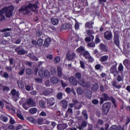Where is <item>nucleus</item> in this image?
<instances>
[{
  "label": "nucleus",
  "mask_w": 130,
  "mask_h": 130,
  "mask_svg": "<svg viewBox=\"0 0 130 130\" xmlns=\"http://www.w3.org/2000/svg\"><path fill=\"white\" fill-rule=\"evenodd\" d=\"M0 31L1 32H6L7 31H11V28H4L3 29H1Z\"/></svg>",
  "instance_id": "obj_60"
},
{
  "label": "nucleus",
  "mask_w": 130,
  "mask_h": 130,
  "mask_svg": "<svg viewBox=\"0 0 130 130\" xmlns=\"http://www.w3.org/2000/svg\"><path fill=\"white\" fill-rule=\"evenodd\" d=\"M123 64L127 68V67H130V61L129 60L126 59L123 61Z\"/></svg>",
  "instance_id": "obj_28"
},
{
  "label": "nucleus",
  "mask_w": 130,
  "mask_h": 130,
  "mask_svg": "<svg viewBox=\"0 0 130 130\" xmlns=\"http://www.w3.org/2000/svg\"><path fill=\"white\" fill-rule=\"evenodd\" d=\"M27 120H28L29 122L32 123V124H36V123H37V121H36L35 119L32 117H28Z\"/></svg>",
  "instance_id": "obj_23"
},
{
  "label": "nucleus",
  "mask_w": 130,
  "mask_h": 130,
  "mask_svg": "<svg viewBox=\"0 0 130 130\" xmlns=\"http://www.w3.org/2000/svg\"><path fill=\"white\" fill-rule=\"evenodd\" d=\"M51 41V40H50V38H47V39H46L44 41V46H45V47H48V46H49V44H50Z\"/></svg>",
  "instance_id": "obj_25"
},
{
  "label": "nucleus",
  "mask_w": 130,
  "mask_h": 130,
  "mask_svg": "<svg viewBox=\"0 0 130 130\" xmlns=\"http://www.w3.org/2000/svg\"><path fill=\"white\" fill-rule=\"evenodd\" d=\"M75 77L77 79H78V80H80L81 79V73L77 72L75 74Z\"/></svg>",
  "instance_id": "obj_50"
},
{
  "label": "nucleus",
  "mask_w": 130,
  "mask_h": 130,
  "mask_svg": "<svg viewBox=\"0 0 130 130\" xmlns=\"http://www.w3.org/2000/svg\"><path fill=\"white\" fill-rule=\"evenodd\" d=\"M51 22L54 26H57L58 23H59V20L57 18H53L51 19Z\"/></svg>",
  "instance_id": "obj_18"
},
{
  "label": "nucleus",
  "mask_w": 130,
  "mask_h": 130,
  "mask_svg": "<svg viewBox=\"0 0 130 130\" xmlns=\"http://www.w3.org/2000/svg\"><path fill=\"white\" fill-rule=\"evenodd\" d=\"M35 81L37 83H42V79L40 78H35Z\"/></svg>",
  "instance_id": "obj_62"
},
{
  "label": "nucleus",
  "mask_w": 130,
  "mask_h": 130,
  "mask_svg": "<svg viewBox=\"0 0 130 130\" xmlns=\"http://www.w3.org/2000/svg\"><path fill=\"white\" fill-rule=\"evenodd\" d=\"M68 127V124L67 123L59 124L57 126V129L64 130Z\"/></svg>",
  "instance_id": "obj_15"
},
{
  "label": "nucleus",
  "mask_w": 130,
  "mask_h": 130,
  "mask_svg": "<svg viewBox=\"0 0 130 130\" xmlns=\"http://www.w3.org/2000/svg\"><path fill=\"white\" fill-rule=\"evenodd\" d=\"M77 53H80L81 55H83V57H85V54L86 52H89L88 51H85V47L80 46L79 48L76 49Z\"/></svg>",
  "instance_id": "obj_5"
},
{
  "label": "nucleus",
  "mask_w": 130,
  "mask_h": 130,
  "mask_svg": "<svg viewBox=\"0 0 130 130\" xmlns=\"http://www.w3.org/2000/svg\"><path fill=\"white\" fill-rule=\"evenodd\" d=\"M51 73L52 75H54V74H56V69L54 68H51Z\"/></svg>",
  "instance_id": "obj_52"
},
{
  "label": "nucleus",
  "mask_w": 130,
  "mask_h": 130,
  "mask_svg": "<svg viewBox=\"0 0 130 130\" xmlns=\"http://www.w3.org/2000/svg\"><path fill=\"white\" fill-rule=\"evenodd\" d=\"M84 57L86 59H88L89 62H93L94 61V58L91 56L89 52H85Z\"/></svg>",
  "instance_id": "obj_12"
},
{
  "label": "nucleus",
  "mask_w": 130,
  "mask_h": 130,
  "mask_svg": "<svg viewBox=\"0 0 130 130\" xmlns=\"http://www.w3.org/2000/svg\"><path fill=\"white\" fill-rule=\"evenodd\" d=\"M118 70L119 72H122L123 71V66L122 65V63H120L119 64Z\"/></svg>",
  "instance_id": "obj_41"
},
{
  "label": "nucleus",
  "mask_w": 130,
  "mask_h": 130,
  "mask_svg": "<svg viewBox=\"0 0 130 130\" xmlns=\"http://www.w3.org/2000/svg\"><path fill=\"white\" fill-rule=\"evenodd\" d=\"M80 67L82 69H85V61H80Z\"/></svg>",
  "instance_id": "obj_47"
},
{
  "label": "nucleus",
  "mask_w": 130,
  "mask_h": 130,
  "mask_svg": "<svg viewBox=\"0 0 130 130\" xmlns=\"http://www.w3.org/2000/svg\"><path fill=\"white\" fill-rule=\"evenodd\" d=\"M10 123L11 124H14L15 122V120L14 119V118H13V117H12V116H10Z\"/></svg>",
  "instance_id": "obj_54"
},
{
  "label": "nucleus",
  "mask_w": 130,
  "mask_h": 130,
  "mask_svg": "<svg viewBox=\"0 0 130 130\" xmlns=\"http://www.w3.org/2000/svg\"><path fill=\"white\" fill-rule=\"evenodd\" d=\"M104 37L106 40H111L113 37L112 32L109 31L105 32L104 34Z\"/></svg>",
  "instance_id": "obj_11"
},
{
  "label": "nucleus",
  "mask_w": 130,
  "mask_h": 130,
  "mask_svg": "<svg viewBox=\"0 0 130 130\" xmlns=\"http://www.w3.org/2000/svg\"><path fill=\"white\" fill-rule=\"evenodd\" d=\"M57 71H58V77H61L62 76V72L61 71V68L58 67L57 68Z\"/></svg>",
  "instance_id": "obj_35"
},
{
  "label": "nucleus",
  "mask_w": 130,
  "mask_h": 130,
  "mask_svg": "<svg viewBox=\"0 0 130 130\" xmlns=\"http://www.w3.org/2000/svg\"><path fill=\"white\" fill-rule=\"evenodd\" d=\"M71 25L69 24L68 23L64 24L61 26V29H70Z\"/></svg>",
  "instance_id": "obj_27"
},
{
  "label": "nucleus",
  "mask_w": 130,
  "mask_h": 130,
  "mask_svg": "<svg viewBox=\"0 0 130 130\" xmlns=\"http://www.w3.org/2000/svg\"><path fill=\"white\" fill-rule=\"evenodd\" d=\"M109 99V96L106 93H103L102 94V98H101L100 104H103L104 101H106Z\"/></svg>",
  "instance_id": "obj_13"
},
{
  "label": "nucleus",
  "mask_w": 130,
  "mask_h": 130,
  "mask_svg": "<svg viewBox=\"0 0 130 130\" xmlns=\"http://www.w3.org/2000/svg\"><path fill=\"white\" fill-rule=\"evenodd\" d=\"M23 128V126L22 125H18V126H16V129L19 130V129H22Z\"/></svg>",
  "instance_id": "obj_63"
},
{
  "label": "nucleus",
  "mask_w": 130,
  "mask_h": 130,
  "mask_svg": "<svg viewBox=\"0 0 130 130\" xmlns=\"http://www.w3.org/2000/svg\"><path fill=\"white\" fill-rule=\"evenodd\" d=\"M26 102V99H22L20 102L19 103L21 105H22L23 108L25 109V110H27L30 107V106L29 104H28L27 103H25Z\"/></svg>",
  "instance_id": "obj_6"
},
{
  "label": "nucleus",
  "mask_w": 130,
  "mask_h": 130,
  "mask_svg": "<svg viewBox=\"0 0 130 130\" xmlns=\"http://www.w3.org/2000/svg\"><path fill=\"white\" fill-rule=\"evenodd\" d=\"M79 84H80V85L81 86H82L83 87H87V85H86V83H85V81H84V80L80 81L79 82Z\"/></svg>",
  "instance_id": "obj_39"
},
{
  "label": "nucleus",
  "mask_w": 130,
  "mask_h": 130,
  "mask_svg": "<svg viewBox=\"0 0 130 130\" xmlns=\"http://www.w3.org/2000/svg\"><path fill=\"white\" fill-rule=\"evenodd\" d=\"M12 95H13V100L17 101L19 98V91H16L15 89H12L11 92Z\"/></svg>",
  "instance_id": "obj_9"
},
{
  "label": "nucleus",
  "mask_w": 130,
  "mask_h": 130,
  "mask_svg": "<svg viewBox=\"0 0 130 130\" xmlns=\"http://www.w3.org/2000/svg\"><path fill=\"white\" fill-rule=\"evenodd\" d=\"M17 116L21 120H24V117H23V116H22V114H21V113L18 112H17Z\"/></svg>",
  "instance_id": "obj_46"
},
{
  "label": "nucleus",
  "mask_w": 130,
  "mask_h": 130,
  "mask_svg": "<svg viewBox=\"0 0 130 130\" xmlns=\"http://www.w3.org/2000/svg\"><path fill=\"white\" fill-rule=\"evenodd\" d=\"M57 99H62V93L59 92L57 94Z\"/></svg>",
  "instance_id": "obj_51"
},
{
  "label": "nucleus",
  "mask_w": 130,
  "mask_h": 130,
  "mask_svg": "<svg viewBox=\"0 0 130 130\" xmlns=\"http://www.w3.org/2000/svg\"><path fill=\"white\" fill-rule=\"evenodd\" d=\"M40 106L42 108H45V102H43V101H41L40 102Z\"/></svg>",
  "instance_id": "obj_48"
},
{
  "label": "nucleus",
  "mask_w": 130,
  "mask_h": 130,
  "mask_svg": "<svg viewBox=\"0 0 130 130\" xmlns=\"http://www.w3.org/2000/svg\"><path fill=\"white\" fill-rule=\"evenodd\" d=\"M42 122H43V119L41 118H39L37 120L38 124H42Z\"/></svg>",
  "instance_id": "obj_59"
},
{
  "label": "nucleus",
  "mask_w": 130,
  "mask_h": 130,
  "mask_svg": "<svg viewBox=\"0 0 130 130\" xmlns=\"http://www.w3.org/2000/svg\"><path fill=\"white\" fill-rule=\"evenodd\" d=\"M33 71L30 69H27L26 70V74H27V75H31Z\"/></svg>",
  "instance_id": "obj_49"
},
{
  "label": "nucleus",
  "mask_w": 130,
  "mask_h": 130,
  "mask_svg": "<svg viewBox=\"0 0 130 130\" xmlns=\"http://www.w3.org/2000/svg\"><path fill=\"white\" fill-rule=\"evenodd\" d=\"M76 57V53L73 52L69 51L67 54V58L68 60H72Z\"/></svg>",
  "instance_id": "obj_8"
},
{
  "label": "nucleus",
  "mask_w": 130,
  "mask_h": 130,
  "mask_svg": "<svg viewBox=\"0 0 130 130\" xmlns=\"http://www.w3.org/2000/svg\"><path fill=\"white\" fill-rule=\"evenodd\" d=\"M109 130H122V128L120 126L118 127L115 125H113L110 127Z\"/></svg>",
  "instance_id": "obj_24"
},
{
  "label": "nucleus",
  "mask_w": 130,
  "mask_h": 130,
  "mask_svg": "<svg viewBox=\"0 0 130 130\" xmlns=\"http://www.w3.org/2000/svg\"><path fill=\"white\" fill-rule=\"evenodd\" d=\"M108 60V55H104L100 57V61L101 62H105Z\"/></svg>",
  "instance_id": "obj_22"
},
{
  "label": "nucleus",
  "mask_w": 130,
  "mask_h": 130,
  "mask_svg": "<svg viewBox=\"0 0 130 130\" xmlns=\"http://www.w3.org/2000/svg\"><path fill=\"white\" fill-rule=\"evenodd\" d=\"M93 33V31L90 30H86V34H87V35L89 37L90 36H93V35H92V34Z\"/></svg>",
  "instance_id": "obj_53"
},
{
  "label": "nucleus",
  "mask_w": 130,
  "mask_h": 130,
  "mask_svg": "<svg viewBox=\"0 0 130 130\" xmlns=\"http://www.w3.org/2000/svg\"><path fill=\"white\" fill-rule=\"evenodd\" d=\"M61 103L64 108L68 107V102H67V101L62 100L61 101Z\"/></svg>",
  "instance_id": "obj_43"
},
{
  "label": "nucleus",
  "mask_w": 130,
  "mask_h": 130,
  "mask_svg": "<svg viewBox=\"0 0 130 130\" xmlns=\"http://www.w3.org/2000/svg\"><path fill=\"white\" fill-rule=\"evenodd\" d=\"M4 102L6 104H8V106H7V108L9 109L12 113H16V108L14 107H12V106H11V104L9 103L7 101H5Z\"/></svg>",
  "instance_id": "obj_10"
},
{
  "label": "nucleus",
  "mask_w": 130,
  "mask_h": 130,
  "mask_svg": "<svg viewBox=\"0 0 130 130\" xmlns=\"http://www.w3.org/2000/svg\"><path fill=\"white\" fill-rule=\"evenodd\" d=\"M28 56L30 59H32V60H36V61H38V58H37L36 56H32V54H29Z\"/></svg>",
  "instance_id": "obj_33"
},
{
  "label": "nucleus",
  "mask_w": 130,
  "mask_h": 130,
  "mask_svg": "<svg viewBox=\"0 0 130 130\" xmlns=\"http://www.w3.org/2000/svg\"><path fill=\"white\" fill-rule=\"evenodd\" d=\"M18 54H20V55H23L25 54V53H26V51H25V50H24V49H21L18 51Z\"/></svg>",
  "instance_id": "obj_42"
},
{
  "label": "nucleus",
  "mask_w": 130,
  "mask_h": 130,
  "mask_svg": "<svg viewBox=\"0 0 130 130\" xmlns=\"http://www.w3.org/2000/svg\"><path fill=\"white\" fill-rule=\"evenodd\" d=\"M86 42H90V41H92L94 40V36H91L89 37H87L85 39Z\"/></svg>",
  "instance_id": "obj_29"
},
{
  "label": "nucleus",
  "mask_w": 130,
  "mask_h": 130,
  "mask_svg": "<svg viewBox=\"0 0 130 130\" xmlns=\"http://www.w3.org/2000/svg\"><path fill=\"white\" fill-rule=\"evenodd\" d=\"M100 48L101 50L103 52H107V51H108V49L107 48V47L103 44H101L100 45Z\"/></svg>",
  "instance_id": "obj_16"
},
{
  "label": "nucleus",
  "mask_w": 130,
  "mask_h": 130,
  "mask_svg": "<svg viewBox=\"0 0 130 130\" xmlns=\"http://www.w3.org/2000/svg\"><path fill=\"white\" fill-rule=\"evenodd\" d=\"M82 115H83L85 119H88V114H87V110H83L82 112Z\"/></svg>",
  "instance_id": "obj_31"
},
{
  "label": "nucleus",
  "mask_w": 130,
  "mask_h": 130,
  "mask_svg": "<svg viewBox=\"0 0 130 130\" xmlns=\"http://www.w3.org/2000/svg\"><path fill=\"white\" fill-rule=\"evenodd\" d=\"M95 70H97V71H99V70H100V69H101V64H98L95 65Z\"/></svg>",
  "instance_id": "obj_56"
},
{
  "label": "nucleus",
  "mask_w": 130,
  "mask_h": 130,
  "mask_svg": "<svg viewBox=\"0 0 130 130\" xmlns=\"http://www.w3.org/2000/svg\"><path fill=\"white\" fill-rule=\"evenodd\" d=\"M43 94L45 96H47V95H49V94H50V91L47 89L45 90V91H43Z\"/></svg>",
  "instance_id": "obj_45"
},
{
  "label": "nucleus",
  "mask_w": 130,
  "mask_h": 130,
  "mask_svg": "<svg viewBox=\"0 0 130 130\" xmlns=\"http://www.w3.org/2000/svg\"><path fill=\"white\" fill-rule=\"evenodd\" d=\"M88 46L89 47H95V43L92 42L91 43H88Z\"/></svg>",
  "instance_id": "obj_57"
},
{
  "label": "nucleus",
  "mask_w": 130,
  "mask_h": 130,
  "mask_svg": "<svg viewBox=\"0 0 130 130\" xmlns=\"http://www.w3.org/2000/svg\"><path fill=\"white\" fill-rule=\"evenodd\" d=\"M39 76L41 77V78H49L50 77V73L49 71L46 70L45 71L40 70L39 71Z\"/></svg>",
  "instance_id": "obj_3"
},
{
  "label": "nucleus",
  "mask_w": 130,
  "mask_h": 130,
  "mask_svg": "<svg viewBox=\"0 0 130 130\" xmlns=\"http://www.w3.org/2000/svg\"><path fill=\"white\" fill-rule=\"evenodd\" d=\"M119 33V32L118 31H115L114 32V43L117 46H119V37H118Z\"/></svg>",
  "instance_id": "obj_7"
},
{
  "label": "nucleus",
  "mask_w": 130,
  "mask_h": 130,
  "mask_svg": "<svg viewBox=\"0 0 130 130\" xmlns=\"http://www.w3.org/2000/svg\"><path fill=\"white\" fill-rule=\"evenodd\" d=\"M77 92L78 95H82L83 94V90L81 87H78L77 88Z\"/></svg>",
  "instance_id": "obj_40"
},
{
  "label": "nucleus",
  "mask_w": 130,
  "mask_h": 130,
  "mask_svg": "<svg viewBox=\"0 0 130 130\" xmlns=\"http://www.w3.org/2000/svg\"><path fill=\"white\" fill-rule=\"evenodd\" d=\"M75 28L76 30H79L80 28V24H79V22L77 21V20L75 21Z\"/></svg>",
  "instance_id": "obj_44"
},
{
  "label": "nucleus",
  "mask_w": 130,
  "mask_h": 130,
  "mask_svg": "<svg viewBox=\"0 0 130 130\" xmlns=\"http://www.w3.org/2000/svg\"><path fill=\"white\" fill-rule=\"evenodd\" d=\"M27 103L30 106H36V102H35V101H33L32 99H28L27 100Z\"/></svg>",
  "instance_id": "obj_19"
},
{
  "label": "nucleus",
  "mask_w": 130,
  "mask_h": 130,
  "mask_svg": "<svg viewBox=\"0 0 130 130\" xmlns=\"http://www.w3.org/2000/svg\"><path fill=\"white\" fill-rule=\"evenodd\" d=\"M37 35L38 36H41L42 35V32H41L40 30H38L37 31Z\"/></svg>",
  "instance_id": "obj_64"
},
{
  "label": "nucleus",
  "mask_w": 130,
  "mask_h": 130,
  "mask_svg": "<svg viewBox=\"0 0 130 130\" xmlns=\"http://www.w3.org/2000/svg\"><path fill=\"white\" fill-rule=\"evenodd\" d=\"M69 81L72 85H74L75 86H76L77 84H78V82H77V80H76V78H75L74 77H71L69 78Z\"/></svg>",
  "instance_id": "obj_17"
},
{
  "label": "nucleus",
  "mask_w": 130,
  "mask_h": 130,
  "mask_svg": "<svg viewBox=\"0 0 130 130\" xmlns=\"http://www.w3.org/2000/svg\"><path fill=\"white\" fill-rule=\"evenodd\" d=\"M13 11H14V7L12 6L8 7H5L0 10V21H4L5 19V15H4L5 13L7 18L12 17L13 15Z\"/></svg>",
  "instance_id": "obj_2"
},
{
  "label": "nucleus",
  "mask_w": 130,
  "mask_h": 130,
  "mask_svg": "<svg viewBox=\"0 0 130 130\" xmlns=\"http://www.w3.org/2000/svg\"><path fill=\"white\" fill-rule=\"evenodd\" d=\"M98 125H101L102 124H103V120H102V119H99L98 121Z\"/></svg>",
  "instance_id": "obj_61"
},
{
  "label": "nucleus",
  "mask_w": 130,
  "mask_h": 130,
  "mask_svg": "<svg viewBox=\"0 0 130 130\" xmlns=\"http://www.w3.org/2000/svg\"><path fill=\"white\" fill-rule=\"evenodd\" d=\"M38 1L35 2V4H32L30 3L28 6H23L20 9H19L20 13L23 14L24 15H27L30 13V11H32V12H36L38 9Z\"/></svg>",
  "instance_id": "obj_1"
},
{
  "label": "nucleus",
  "mask_w": 130,
  "mask_h": 130,
  "mask_svg": "<svg viewBox=\"0 0 130 130\" xmlns=\"http://www.w3.org/2000/svg\"><path fill=\"white\" fill-rule=\"evenodd\" d=\"M17 84L18 85V87H19L21 89H23L24 87V83H23V81L21 80L18 81Z\"/></svg>",
  "instance_id": "obj_32"
},
{
  "label": "nucleus",
  "mask_w": 130,
  "mask_h": 130,
  "mask_svg": "<svg viewBox=\"0 0 130 130\" xmlns=\"http://www.w3.org/2000/svg\"><path fill=\"white\" fill-rule=\"evenodd\" d=\"M92 25H94V22L91 21L86 22L85 25V28H89L90 29L92 28Z\"/></svg>",
  "instance_id": "obj_26"
},
{
  "label": "nucleus",
  "mask_w": 130,
  "mask_h": 130,
  "mask_svg": "<svg viewBox=\"0 0 130 130\" xmlns=\"http://www.w3.org/2000/svg\"><path fill=\"white\" fill-rule=\"evenodd\" d=\"M110 106H111V103H107L103 104V111L104 114H105L106 115V114L108 113V111H109Z\"/></svg>",
  "instance_id": "obj_4"
},
{
  "label": "nucleus",
  "mask_w": 130,
  "mask_h": 130,
  "mask_svg": "<svg viewBox=\"0 0 130 130\" xmlns=\"http://www.w3.org/2000/svg\"><path fill=\"white\" fill-rule=\"evenodd\" d=\"M37 44L39 46H41L43 44V40L42 39H39L37 41Z\"/></svg>",
  "instance_id": "obj_37"
},
{
  "label": "nucleus",
  "mask_w": 130,
  "mask_h": 130,
  "mask_svg": "<svg viewBox=\"0 0 130 130\" xmlns=\"http://www.w3.org/2000/svg\"><path fill=\"white\" fill-rule=\"evenodd\" d=\"M50 82L52 84H57L59 82V80L57 77H53L50 79Z\"/></svg>",
  "instance_id": "obj_21"
},
{
  "label": "nucleus",
  "mask_w": 130,
  "mask_h": 130,
  "mask_svg": "<svg viewBox=\"0 0 130 130\" xmlns=\"http://www.w3.org/2000/svg\"><path fill=\"white\" fill-rule=\"evenodd\" d=\"M0 118L1 120H3V121H4V122H7V121H8V118L6 116H4V115H2L1 116H0Z\"/></svg>",
  "instance_id": "obj_34"
},
{
  "label": "nucleus",
  "mask_w": 130,
  "mask_h": 130,
  "mask_svg": "<svg viewBox=\"0 0 130 130\" xmlns=\"http://www.w3.org/2000/svg\"><path fill=\"white\" fill-rule=\"evenodd\" d=\"M73 113V109L71 108H68L67 112H66V116L68 117L69 116V114H72Z\"/></svg>",
  "instance_id": "obj_38"
},
{
  "label": "nucleus",
  "mask_w": 130,
  "mask_h": 130,
  "mask_svg": "<svg viewBox=\"0 0 130 130\" xmlns=\"http://www.w3.org/2000/svg\"><path fill=\"white\" fill-rule=\"evenodd\" d=\"M117 63H116V65H114L113 66H112L111 68V70H110V71H111V74H115V73L116 74H118V72L117 71V69H116V66H117Z\"/></svg>",
  "instance_id": "obj_20"
},
{
  "label": "nucleus",
  "mask_w": 130,
  "mask_h": 130,
  "mask_svg": "<svg viewBox=\"0 0 130 130\" xmlns=\"http://www.w3.org/2000/svg\"><path fill=\"white\" fill-rule=\"evenodd\" d=\"M117 81H118V82H121V81H123V78L121 77L120 75H118L117 78Z\"/></svg>",
  "instance_id": "obj_58"
},
{
  "label": "nucleus",
  "mask_w": 130,
  "mask_h": 130,
  "mask_svg": "<svg viewBox=\"0 0 130 130\" xmlns=\"http://www.w3.org/2000/svg\"><path fill=\"white\" fill-rule=\"evenodd\" d=\"M29 111L31 114H35V113H36L37 112V109L36 108H32L29 110Z\"/></svg>",
  "instance_id": "obj_30"
},
{
  "label": "nucleus",
  "mask_w": 130,
  "mask_h": 130,
  "mask_svg": "<svg viewBox=\"0 0 130 130\" xmlns=\"http://www.w3.org/2000/svg\"><path fill=\"white\" fill-rule=\"evenodd\" d=\"M91 89L92 91H96L98 90V84L97 83H95L92 87Z\"/></svg>",
  "instance_id": "obj_36"
},
{
  "label": "nucleus",
  "mask_w": 130,
  "mask_h": 130,
  "mask_svg": "<svg viewBox=\"0 0 130 130\" xmlns=\"http://www.w3.org/2000/svg\"><path fill=\"white\" fill-rule=\"evenodd\" d=\"M55 103V101L53 98L48 99L47 100V104L48 106H53Z\"/></svg>",
  "instance_id": "obj_14"
},
{
  "label": "nucleus",
  "mask_w": 130,
  "mask_h": 130,
  "mask_svg": "<svg viewBox=\"0 0 130 130\" xmlns=\"http://www.w3.org/2000/svg\"><path fill=\"white\" fill-rule=\"evenodd\" d=\"M60 60V58L59 57H56L54 60V62L55 63H57Z\"/></svg>",
  "instance_id": "obj_55"
}]
</instances>
